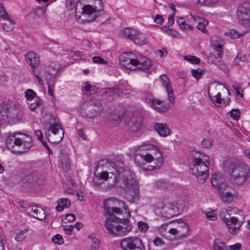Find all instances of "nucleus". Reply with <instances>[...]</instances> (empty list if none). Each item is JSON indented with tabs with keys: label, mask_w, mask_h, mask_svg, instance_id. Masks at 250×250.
Returning a JSON list of instances; mask_svg holds the SVG:
<instances>
[{
	"label": "nucleus",
	"mask_w": 250,
	"mask_h": 250,
	"mask_svg": "<svg viewBox=\"0 0 250 250\" xmlns=\"http://www.w3.org/2000/svg\"><path fill=\"white\" fill-rule=\"evenodd\" d=\"M107 167H111L113 170L109 172H102L100 175H97L94 179L95 185L100 186L103 184L107 189L114 187L120 181L124 185V188L126 191L125 196L130 202L138 198L139 186L134 178L135 175L125 166L124 161L119 159L116 163L109 162Z\"/></svg>",
	"instance_id": "f257e3e1"
},
{
	"label": "nucleus",
	"mask_w": 250,
	"mask_h": 250,
	"mask_svg": "<svg viewBox=\"0 0 250 250\" xmlns=\"http://www.w3.org/2000/svg\"><path fill=\"white\" fill-rule=\"evenodd\" d=\"M113 204L110 200L104 202V211L109 215V217L106 219L104 226L110 234L114 236L122 237L127 235L132 229V224L129 221L130 214L125 208V215L123 217H115V214H122L123 210L114 207Z\"/></svg>",
	"instance_id": "f03ea898"
},
{
	"label": "nucleus",
	"mask_w": 250,
	"mask_h": 250,
	"mask_svg": "<svg viewBox=\"0 0 250 250\" xmlns=\"http://www.w3.org/2000/svg\"><path fill=\"white\" fill-rule=\"evenodd\" d=\"M192 156L189 161V170L196 177L198 182L203 184L209 175V161L204 154L197 151H193Z\"/></svg>",
	"instance_id": "7ed1b4c3"
},
{
	"label": "nucleus",
	"mask_w": 250,
	"mask_h": 250,
	"mask_svg": "<svg viewBox=\"0 0 250 250\" xmlns=\"http://www.w3.org/2000/svg\"><path fill=\"white\" fill-rule=\"evenodd\" d=\"M224 168L229 174L230 180L236 185L244 184L249 176L250 171L249 167L234 160H227Z\"/></svg>",
	"instance_id": "20e7f679"
},
{
	"label": "nucleus",
	"mask_w": 250,
	"mask_h": 250,
	"mask_svg": "<svg viewBox=\"0 0 250 250\" xmlns=\"http://www.w3.org/2000/svg\"><path fill=\"white\" fill-rule=\"evenodd\" d=\"M139 148L140 150L150 149L156 150L158 152V156L156 158H153L152 155L148 153L144 154L137 153L134 155V161L137 165L141 166L146 163H152V164L147 168V170L151 171L159 168L163 165V159L162 154L155 146L145 142L142 143Z\"/></svg>",
	"instance_id": "39448f33"
},
{
	"label": "nucleus",
	"mask_w": 250,
	"mask_h": 250,
	"mask_svg": "<svg viewBox=\"0 0 250 250\" xmlns=\"http://www.w3.org/2000/svg\"><path fill=\"white\" fill-rule=\"evenodd\" d=\"M5 143L9 150L16 153H24L33 146L32 139L30 136L18 132L10 134Z\"/></svg>",
	"instance_id": "423d86ee"
},
{
	"label": "nucleus",
	"mask_w": 250,
	"mask_h": 250,
	"mask_svg": "<svg viewBox=\"0 0 250 250\" xmlns=\"http://www.w3.org/2000/svg\"><path fill=\"white\" fill-rule=\"evenodd\" d=\"M226 211L227 215L224 216L223 221L228 226L229 232L233 233L241 227L245 220L244 215L242 211L237 208L229 207Z\"/></svg>",
	"instance_id": "0eeeda50"
},
{
	"label": "nucleus",
	"mask_w": 250,
	"mask_h": 250,
	"mask_svg": "<svg viewBox=\"0 0 250 250\" xmlns=\"http://www.w3.org/2000/svg\"><path fill=\"white\" fill-rule=\"evenodd\" d=\"M83 16L87 17L88 21H92L104 12L103 4L101 0H97L93 6L87 4L82 8Z\"/></svg>",
	"instance_id": "6e6552de"
},
{
	"label": "nucleus",
	"mask_w": 250,
	"mask_h": 250,
	"mask_svg": "<svg viewBox=\"0 0 250 250\" xmlns=\"http://www.w3.org/2000/svg\"><path fill=\"white\" fill-rule=\"evenodd\" d=\"M88 106L85 109V103L83 104L81 111V114L85 117L93 118L100 115L102 110V105L101 102L98 100H92L89 101Z\"/></svg>",
	"instance_id": "1a4fd4ad"
},
{
	"label": "nucleus",
	"mask_w": 250,
	"mask_h": 250,
	"mask_svg": "<svg viewBox=\"0 0 250 250\" xmlns=\"http://www.w3.org/2000/svg\"><path fill=\"white\" fill-rule=\"evenodd\" d=\"M237 16L244 26L250 27V2L240 3L237 7Z\"/></svg>",
	"instance_id": "9d476101"
},
{
	"label": "nucleus",
	"mask_w": 250,
	"mask_h": 250,
	"mask_svg": "<svg viewBox=\"0 0 250 250\" xmlns=\"http://www.w3.org/2000/svg\"><path fill=\"white\" fill-rule=\"evenodd\" d=\"M124 250H145V247L141 239L136 237L123 239L120 242Z\"/></svg>",
	"instance_id": "9b49d317"
},
{
	"label": "nucleus",
	"mask_w": 250,
	"mask_h": 250,
	"mask_svg": "<svg viewBox=\"0 0 250 250\" xmlns=\"http://www.w3.org/2000/svg\"><path fill=\"white\" fill-rule=\"evenodd\" d=\"M45 135L50 143H58L63 137V131L59 125L52 124L45 133Z\"/></svg>",
	"instance_id": "f8f14e48"
},
{
	"label": "nucleus",
	"mask_w": 250,
	"mask_h": 250,
	"mask_svg": "<svg viewBox=\"0 0 250 250\" xmlns=\"http://www.w3.org/2000/svg\"><path fill=\"white\" fill-rule=\"evenodd\" d=\"M222 200L225 202L230 203L236 200L238 196L236 191L233 188L223 185L218 191Z\"/></svg>",
	"instance_id": "ddd939ff"
},
{
	"label": "nucleus",
	"mask_w": 250,
	"mask_h": 250,
	"mask_svg": "<svg viewBox=\"0 0 250 250\" xmlns=\"http://www.w3.org/2000/svg\"><path fill=\"white\" fill-rule=\"evenodd\" d=\"M135 54L132 52L123 53L119 56V62L121 66L130 70H136L134 60Z\"/></svg>",
	"instance_id": "4468645a"
},
{
	"label": "nucleus",
	"mask_w": 250,
	"mask_h": 250,
	"mask_svg": "<svg viewBox=\"0 0 250 250\" xmlns=\"http://www.w3.org/2000/svg\"><path fill=\"white\" fill-rule=\"evenodd\" d=\"M208 95L210 100L214 103H216L217 106H223L226 104V101L221 98V95L217 91L216 86H209L208 88Z\"/></svg>",
	"instance_id": "2eb2a0df"
},
{
	"label": "nucleus",
	"mask_w": 250,
	"mask_h": 250,
	"mask_svg": "<svg viewBox=\"0 0 250 250\" xmlns=\"http://www.w3.org/2000/svg\"><path fill=\"white\" fill-rule=\"evenodd\" d=\"M134 63L136 69L142 70L149 69L151 65L150 60L139 54H135Z\"/></svg>",
	"instance_id": "dca6fc26"
},
{
	"label": "nucleus",
	"mask_w": 250,
	"mask_h": 250,
	"mask_svg": "<svg viewBox=\"0 0 250 250\" xmlns=\"http://www.w3.org/2000/svg\"><path fill=\"white\" fill-rule=\"evenodd\" d=\"M138 31L135 29L127 28L124 29V36L127 39L133 41L135 44L143 45L146 43V38L145 36H142L143 40L142 41L138 39L137 37Z\"/></svg>",
	"instance_id": "f3484780"
},
{
	"label": "nucleus",
	"mask_w": 250,
	"mask_h": 250,
	"mask_svg": "<svg viewBox=\"0 0 250 250\" xmlns=\"http://www.w3.org/2000/svg\"><path fill=\"white\" fill-rule=\"evenodd\" d=\"M26 211L30 216L40 220H43L46 217L44 210L36 206L27 207Z\"/></svg>",
	"instance_id": "a211bd4d"
},
{
	"label": "nucleus",
	"mask_w": 250,
	"mask_h": 250,
	"mask_svg": "<svg viewBox=\"0 0 250 250\" xmlns=\"http://www.w3.org/2000/svg\"><path fill=\"white\" fill-rule=\"evenodd\" d=\"M0 17L6 20V22L3 23V29L7 32L12 31L14 28V23L9 18L8 13L5 11L1 3H0Z\"/></svg>",
	"instance_id": "6ab92c4d"
},
{
	"label": "nucleus",
	"mask_w": 250,
	"mask_h": 250,
	"mask_svg": "<svg viewBox=\"0 0 250 250\" xmlns=\"http://www.w3.org/2000/svg\"><path fill=\"white\" fill-rule=\"evenodd\" d=\"M225 181V178L220 173H214L212 175L211 184L218 191L223 187V185L227 186Z\"/></svg>",
	"instance_id": "aec40b11"
},
{
	"label": "nucleus",
	"mask_w": 250,
	"mask_h": 250,
	"mask_svg": "<svg viewBox=\"0 0 250 250\" xmlns=\"http://www.w3.org/2000/svg\"><path fill=\"white\" fill-rule=\"evenodd\" d=\"M25 58L27 63L31 66L33 70L38 67L40 63V59L35 53L29 52L25 55Z\"/></svg>",
	"instance_id": "412c9836"
},
{
	"label": "nucleus",
	"mask_w": 250,
	"mask_h": 250,
	"mask_svg": "<svg viewBox=\"0 0 250 250\" xmlns=\"http://www.w3.org/2000/svg\"><path fill=\"white\" fill-rule=\"evenodd\" d=\"M154 128L158 134L163 137H167L170 134V129L166 124L157 123L154 125Z\"/></svg>",
	"instance_id": "4be33fe9"
},
{
	"label": "nucleus",
	"mask_w": 250,
	"mask_h": 250,
	"mask_svg": "<svg viewBox=\"0 0 250 250\" xmlns=\"http://www.w3.org/2000/svg\"><path fill=\"white\" fill-rule=\"evenodd\" d=\"M59 167L65 172L70 170L71 165L68 155L67 154H62L60 160Z\"/></svg>",
	"instance_id": "5701e85b"
},
{
	"label": "nucleus",
	"mask_w": 250,
	"mask_h": 250,
	"mask_svg": "<svg viewBox=\"0 0 250 250\" xmlns=\"http://www.w3.org/2000/svg\"><path fill=\"white\" fill-rule=\"evenodd\" d=\"M191 20L194 22H198L197 28L202 31L204 33H207L208 30L206 28V26L208 25V22L205 19H200L199 17H194L191 15Z\"/></svg>",
	"instance_id": "b1692460"
},
{
	"label": "nucleus",
	"mask_w": 250,
	"mask_h": 250,
	"mask_svg": "<svg viewBox=\"0 0 250 250\" xmlns=\"http://www.w3.org/2000/svg\"><path fill=\"white\" fill-rule=\"evenodd\" d=\"M10 110L9 106L5 104H0V122L6 121L10 116Z\"/></svg>",
	"instance_id": "393cba45"
},
{
	"label": "nucleus",
	"mask_w": 250,
	"mask_h": 250,
	"mask_svg": "<svg viewBox=\"0 0 250 250\" xmlns=\"http://www.w3.org/2000/svg\"><path fill=\"white\" fill-rule=\"evenodd\" d=\"M39 178V176L38 173L36 172H33L26 175L23 179V182L28 185H30L36 183L38 181Z\"/></svg>",
	"instance_id": "a878e982"
},
{
	"label": "nucleus",
	"mask_w": 250,
	"mask_h": 250,
	"mask_svg": "<svg viewBox=\"0 0 250 250\" xmlns=\"http://www.w3.org/2000/svg\"><path fill=\"white\" fill-rule=\"evenodd\" d=\"M142 122V118L141 116H133L130 119L128 125L133 128V130H137L141 126Z\"/></svg>",
	"instance_id": "bb28decb"
},
{
	"label": "nucleus",
	"mask_w": 250,
	"mask_h": 250,
	"mask_svg": "<svg viewBox=\"0 0 250 250\" xmlns=\"http://www.w3.org/2000/svg\"><path fill=\"white\" fill-rule=\"evenodd\" d=\"M152 106L159 112H165L168 109V107L163 104L162 101L159 100H152Z\"/></svg>",
	"instance_id": "cd10ccee"
},
{
	"label": "nucleus",
	"mask_w": 250,
	"mask_h": 250,
	"mask_svg": "<svg viewBox=\"0 0 250 250\" xmlns=\"http://www.w3.org/2000/svg\"><path fill=\"white\" fill-rule=\"evenodd\" d=\"M155 186L158 189L162 190H172L173 186L165 180H159L155 183Z\"/></svg>",
	"instance_id": "c85d7f7f"
},
{
	"label": "nucleus",
	"mask_w": 250,
	"mask_h": 250,
	"mask_svg": "<svg viewBox=\"0 0 250 250\" xmlns=\"http://www.w3.org/2000/svg\"><path fill=\"white\" fill-rule=\"evenodd\" d=\"M58 205L56 207L57 211H62L64 208H69L71 206L70 200L67 198L60 199L57 202Z\"/></svg>",
	"instance_id": "c756f323"
},
{
	"label": "nucleus",
	"mask_w": 250,
	"mask_h": 250,
	"mask_svg": "<svg viewBox=\"0 0 250 250\" xmlns=\"http://www.w3.org/2000/svg\"><path fill=\"white\" fill-rule=\"evenodd\" d=\"M82 90L89 95H92L97 92L99 89L96 86L91 85L86 82L84 83V86H82Z\"/></svg>",
	"instance_id": "7c9ffc66"
},
{
	"label": "nucleus",
	"mask_w": 250,
	"mask_h": 250,
	"mask_svg": "<svg viewBox=\"0 0 250 250\" xmlns=\"http://www.w3.org/2000/svg\"><path fill=\"white\" fill-rule=\"evenodd\" d=\"M88 237L91 241V250H98L100 245V240L93 234L89 235Z\"/></svg>",
	"instance_id": "2f4dec72"
},
{
	"label": "nucleus",
	"mask_w": 250,
	"mask_h": 250,
	"mask_svg": "<svg viewBox=\"0 0 250 250\" xmlns=\"http://www.w3.org/2000/svg\"><path fill=\"white\" fill-rule=\"evenodd\" d=\"M177 229H179L180 231L178 232V236L179 237L185 236L188 231V226L184 223H180L177 227Z\"/></svg>",
	"instance_id": "473e14b6"
},
{
	"label": "nucleus",
	"mask_w": 250,
	"mask_h": 250,
	"mask_svg": "<svg viewBox=\"0 0 250 250\" xmlns=\"http://www.w3.org/2000/svg\"><path fill=\"white\" fill-rule=\"evenodd\" d=\"M214 250H227L228 248L225 243L219 239L214 240L213 245Z\"/></svg>",
	"instance_id": "72a5a7b5"
},
{
	"label": "nucleus",
	"mask_w": 250,
	"mask_h": 250,
	"mask_svg": "<svg viewBox=\"0 0 250 250\" xmlns=\"http://www.w3.org/2000/svg\"><path fill=\"white\" fill-rule=\"evenodd\" d=\"M225 34L226 36L231 39L238 38L244 34V33L239 32L235 29H231L229 31L225 32Z\"/></svg>",
	"instance_id": "f704fd0d"
},
{
	"label": "nucleus",
	"mask_w": 250,
	"mask_h": 250,
	"mask_svg": "<svg viewBox=\"0 0 250 250\" xmlns=\"http://www.w3.org/2000/svg\"><path fill=\"white\" fill-rule=\"evenodd\" d=\"M160 79L162 85L166 88L167 90H169L170 88L172 87V86L169 83V79L166 75L164 74L161 75L160 76Z\"/></svg>",
	"instance_id": "c9c22d12"
},
{
	"label": "nucleus",
	"mask_w": 250,
	"mask_h": 250,
	"mask_svg": "<svg viewBox=\"0 0 250 250\" xmlns=\"http://www.w3.org/2000/svg\"><path fill=\"white\" fill-rule=\"evenodd\" d=\"M177 23L183 30H186L187 29H192L193 27L191 25L188 24L186 21H184V18H180L177 20Z\"/></svg>",
	"instance_id": "e433bc0d"
},
{
	"label": "nucleus",
	"mask_w": 250,
	"mask_h": 250,
	"mask_svg": "<svg viewBox=\"0 0 250 250\" xmlns=\"http://www.w3.org/2000/svg\"><path fill=\"white\" fill-rule=\"evenodd\" d=\"M28 231L27 229H24L18 232L15 237V240L18 242L22 241L26 237Z\"/></svg>",
	"instance_id": "4c0bfd02"
},
{
	"label": "nucleus",
	"mask_w": 250,
	"mask_h": 250,
	"mask_svg": "<svg viewBox=\"0 0 250 250\" xmlns=\"http://www.w3.org/2000/svg\"><path fill=\"white\" fill-rule=\"evenodd\" d=\"M42 101L39 96L36 97L34 103L30 105V108L32 111H35L36 108L42 104Z\"/></svg>",
	"instance_id": "58836bf2"
},
{
	"label": "nucleus",
	"mask_w": 250,
	"mask_h": 250,
	"mask_svg": "<svg viewBox=\"0 0 250 250\" xmlns=\"http://www.w3.org/2000/svg\"><path fill=\"white\" fill-rule=\"evenodd\" d=\"M25 96L27 101H32L36 96V93L31 89H28L25 92Z\"/></svg>",
	"instance_id": "ea45409f"
},
{
	"label": "nucleus",
	"mask_w": 250,
	"mask_h": 250,
	"mask_svg": "<svg viewBox=\"0 0 250 250\" xmlns=\"http://www.w3.org/2000/svg\"><path fill=\"white\" fill-rule=\"evenodd\" d=\"M184 59L188 61L193 64L199 63L200 59L194 56L186 55L184 56Z\"/></svg>",
	"instance_id": "a19ab883"
},
{
	"label": "nucleus",
	"mask_w": 250,
	"mask_h": 250,
	"mask_svg": "<svg viewBox=\"0 0 250 250\" xmlns=\"http://www.w3.org/2000/svg\"><path fill=\"white\" fill-rule=\"evenodd\" d=\"M104 93L108 94V96H114V95L119 96V92L117 87H110L106 89Z\"/></svg>",
	"instance_id": "79ce46f5"
},
{
	"label": "nucleus",
	"mask_w": 250,
	"mask_h": 250,
	"mask_svg": "<svg viewBox=\"0 0 250 250\" xmlns=\"http://www.w3.org/2000/svg\"><path fill=\"white\" fill-rule=\"evenodd\" d=\"M138 229L142 232L146 231L148 229V224L143 221H139L137 223Z\"/></svg>",
	"instance_id": "37998d69"
},
{
	"label": "nucleus",
	"mask_w": 250,
	"mask_h": 250,
	"mask_svg": "<svg viewBox=\"0 0 250 250\" xmlns=\"http://www.w3.org/2000/svg\"><path fill=\"white\" fill-rule=\"evenodd\" d=\"M191 73L192 75L196 79H199L203 74V71L200 69H192Z\"/></svg>",
	"instance_id": "c03bdc74"
},
{
	"label": "nucleus",
	"mask_w": 250,
	"mask_h": 250,
	"mask_svg": "<svg viewBox=\"0 0 250 250\" xmlns=\"http://www.w3.org/2000/svg\"><path fill=\"white\" fill-rule=\"evenodd\" d=\"M176 208L177 209V213L182 212L185 208V202L181 200L178 201L176 203Z\"/></svg>",
	"instance_id": "a18cd8bd"
},
{
	"label": "nucleus",
	"mask_w": 250,
	"mask_h": 250,
	"mask_svg": "<svg viewBox=\"0 0 250 250\" xmlns=\"http://www.w3.org/2000/svg\"><path fill=\"white\" fill-rule=\"evenodd\" d=\"M240 112L238 109H233L230 111V116L236 120L240 119Z\"/></svg>",
	"instance_id": "49530a36"
},
{
	"label": "nucleus",
	"mask_w": 250,
	"mask_h": 250,
	"mask_svg": "<svg viewBox=\"0 0 250 250\" xmlns=\"http://www.w3.org/2000/svg\"><path fill=\"white\" fill-rule=\"evenodd\" d=\"M52 241L56 244L61 245L63 243L62 237L60 234H56L52 237Z\"/></svg>",
	"instance_id": "de8ad7c7"
},
{
	"label": "nucleus",
	"mask_w": 250,
	"mask_h": 250,
	"mask_svg": "<svg viewBox=\"0 0 250 250\" xmlns=\"http://www.w3.org/2000/svg\"><path fill=\"white\" fill-rule=\"evenodd\" d=\"M206 217L208 219L211 221H214L217 219V214L214 211L205 212Z\"/></svg>",
	"instance_id": "09e8293b"
},
{
	"label": "nucleus",
	"mask_w": 250,
	"mask_h": 250,
	"mask_svg": "<svg viewBox=\"0 0 250 250\" xmlns=\"http://www.w3.org/2000/svg\"><path fill=\"white\" fill-rule=\"evenodd\" d=\"M75 0H66V7L68 10H72L76 6Z\"/></svg>",
	"instance_id": "8fccbe9b"
},
{
	"label": "nucleus",
	"mask_w": 250,
	"mask_h": 250,
	"mask_svg": "<svg viewBox=\"0 0 250 250\" xmlns=\"http://www.w3.org/2000/svg\"><path fill=\"white\" fill-rule=\"evenodd\" d=\"M92 61L94 63L107 64V62L99 56H95L92 58Z\"/></svg>",
	"instance_id": "3c124183"
},
{
	"label": "nucleus",
	"mask_w": 250,
	"mask_h": 250,
	"mask_svg": "<svg viewBox=\"0 0 250 250\" xmlns=\"http://www.w3.org/2000/svg\"><path fill=\"white\" fill-rule=\"evenodd\" d=\"M167 93L168 99L170 103H174L175 97L172 87L170 88L169 90H167Z\"/></svg>",
	"instance_id": "603ef678"
},
{
	"label": "nucleus",
	"mask_w": 250,
	"mask_h": 250,
	"mask_svg": "<svg viewBox=\"0 0 250 250\" xmlns=\"http://www.w3.org/2000/svg\"><path fill=\"white\" fill-rule=\"evenodd\" d=\"M199 2L205 5H210L216 3L218 0H198Z\"/></svg>",
	"instance_id": "864d4df0"
},
{
	"label": "nucleus",
	"mask_w": 250,
	"mask_h": 250,
	"mask_svg": "<svg viewBox=\"0 0 250 250\" xmlns=\"http://www.w3.org/2000/svg\"><path fill=\"white\" fill-rule=\"evenodd\" d=\"M202 145L203 147L206 148H209L212 145V141L211 140L208 139H204L202 142Z\"/></svg>",
	"instance_id": "5fc2aeb1"
},
{
	"label": "nucleus",
	"mask_w": 250,
	"mask_h": 250,
	"mask_svg": "<svg viewBox=\"0 0 250 250\" xmlns=\"http://www.w3.org/2000/svg\"><path fill=\"white\" fill-rule=\"evenodd\" d=\"M153 243L156 246H163L165 245V242L159 237H157L154 239Z\"/></svg>",
	"instance_id": "6e6d98bb"
},
{
	"label": "nucleus",
	"mask_w": 250,
	"mask_h": 250,
	"mask_svg": "<svg viewBox=\"0 0 250 250\" xmlns=\"http://www.w3.org/2000/svg\"><path fill=\"white\" fill-rule=\"evenodd\" d=\"M215 64L224 72L228 70V68L226 64L221 62H217L215 63Z\"/></svg>",
	"instance_id": "4d7b16f0"
},
{
	"label": "nucleus",
	"mask_w": 250,
	"mask_h": 250,
	"mask_svg": "<svg viewBox=\"0 0 250 250\" xmlns=\"http://www.w3.org/2000/svg\"><path fill=\"white\" fill-rule=\"evenodd\" d=\"M63 228L67 234H70L74 228V226L71 225H66L63 226Z\"/></svg>",
	"instance_id": "13d9d810"
},
{
	"label": "nucleus",
	"mask_w": 250,
	"mask_h": 250,
	"mask_svg": "<svg viewBox=\"0 0 250 250\" xmlns=\"http://www.w3.org/2000/svg\"><path fill=\"white\" fill-rule=\"evenodd\" d=\"M154 21L158 24H162L164 21L163 17L160 15H157L154 19Z\"/></svg>",
	"instance_id": "bf43d9fd"
},
{
	"label": "nucleus",
	"mask_w": 250,
	"mask_h": 250,
	"mask_svg": "<svg viewBox=\"0 0 250 250\" xmlns=\"http://www.w3.org/2000/svg\"><path fill=\"white\" fill-rule=\"evenodd\" d=\"M82 53L77 52L73 53L71 55V58L74 60H78L82 58Z\"/></svg>",
	"instance_id": "052dcab7"
},
{
	"label": "nucleus",
	"mask_w": 250,
	"mask_h": 250,
	"mask_svg": "<svg viewBox=\"0 0 250 250\" xmlns=\"http://www.w3.org/2000/svg\"><path fill=\"white\" fill-rule=\"evenodd\" d=\"M76 219V217L73 214H67L65 215V220L68 222H71L74 221Z\"/></svg>",
	"instance_id": "680f3d73"
},
{
	"label": "nucleus",
	"mask_w": 250,
	"mask_h": 250,
	"mask_svg": "<svg viewBox=\"0 0 250 250\" xmlns=\"http://www.w3.org/2000/svg\"><path fill=\"white\" fill-rule=\"evenodd\" d=\"M179 229H177V227L174 228H169L168 232L172 235L178 236V232H179Z\"/></svg>",
	"instance_id": "e2e57ef3"
},
{
	"label": "nucleus",
	"mask_w": 250,
	"mask_h": 250,
	"mask_svg": "<svg viewBox=\"0 0 250 250\" xmlns=\"http://www.w3.org/2000/svg\"><path fill=\"white\" fill-rule=\"evenodd\" d=\"M168 225L169 224H166L161 225L159 229V231L161 233H163L167 230V229H168Z\"/></svg>",
	"instance_id": "0e129e2a"
},
{
	"label": "nucleus",
	"mask_w": 250,
	"mask_h": 250,
	"mask_svg": "<svg viewBox=\"0 0 250 250\" xmlns=\"http://www.w3.org/2000/svg\"><path fill=\"white\" fill-rule=\"evenodd\" d=\"M241 245L240 244H236L229 246V248L231 250H240Z\"/></svg>",
	"instance_id": "69168bd1"
},
{
	"label": "nucleus",
	"mask_w": 250,
	"mask_h": 250,
	"mask_svg": "<svg viewBox=\"0 0 250 250\" xmlns=\"http://www.w3.org/2000/svg\"><path fill=\"white\" fill-rule=\"evenodd\" d=\"M174 16H175V14L170 15L168 16V23L170 25H173L174 23Z\"/></svg>",
	"instance_id": "338daca9"
},
{
	"label": "nucleus",
	"mask_w": 250,
	"mask_h": 250,
	"mask_svg": "<svg viewBox=\"0 0 250 250\" xmlns=\"http://www.w3.org/2000/svg\"><path fill=\"white\" fill-rule=\"evenodd\" d=\"M35 133L36 135L38 137L39 139L41 141H42V132L40 130H35Z\"/></svg>",
	"instance_id": "774afa93"
}]
</instances>
